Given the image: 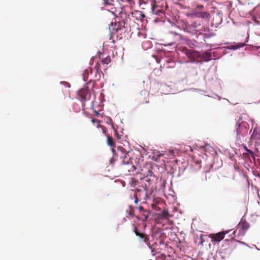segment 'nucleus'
<instances>
[{
  "mask_svg": "<svg viewBox=\"0 0 260 260\" xmlns=\"http://www.w3.org/2000/svg\"><path fill=\"white\" fill-rule=\"evenodd\" d=\"M105 4L112 5L114 0H103Z\"/></svg>",
  "mask_w": 260,
  "mask_h": 260,
  "instance_id": "b1692460",
  "label": "nucleus"
},
{
  "mask_svg": "<svg viewBox=\"0 0 260 260\" xmlns=\"http://www.w3.org/2000/svg\"><path fill=\"white\" fill-rule=\"evenodd\" d=\"M244 46H245V44L244 43H242L240 45H235L234 46V49H238V48H239L240 47H243Z\"/></svg>",
  "mask_w": 260,
  "mask_h": 260,
  "instance_id": "a878e982",
  "label": "nucleus"
},
{
  "mask_svg": "<svg viewBox=\"0 0 260 260\" xmlns=\"http://www.w3.org/2000/svg\"><path fill=\"white\" fill-rule=\"evenodd\" d=\"M100 63H97L95 66L94 69H92L91 68H89L85 70L84 73L83 74V76H84L83 79L84 81H87V78H86L85 76L87 74L90 73V75H92L94 74L95 79L99 80L101 78V71H100Z\"/></svg>",
  "mask_w": 260,
  "mask_h": 260,
  "instance_id": "39448f33",
  "label": "nucleus"
},
{
  "mask_svg": "<svg viewBox=\"0 0 260 260\" xmlns=\"http://www.w3.org/2000/svg\"><path fill=\"white\" fill-rule=\"evenodd\" d=\"M135 203L136 204H137L138 203V199L137 198V195H136V194L135 195Z\"/></svg>",
  "mask_w": 260,
  "mask_h": 260,
  "instance_id": "cd10ccee",
  "label": "nucleus"
},
{
  "mask_svg": "<svg viewBox=\"0 0 260 260\" xmlns=\"http://www.w3.org/2000/svg\"><path fill=\"white\" fill-rule=\"evenodd\" d=\"M123 164H126V163L125 162V160H123Z\"/></svg>",
  "mask_w": 260,
  "mask_h": 260,
  "instance_id": "e433bc0d",
  "label": "nucleus"
},
{
  "mask_svg": "<svg viewBox=\"0 0 260 260\" xmlns=\"http://www.w3.org/2000/svg\"><path fill=\"white\" fill-rule=\"evenodd\" d=\"M257 49H260V46L258 47H257Z\"/></svg>",
  "mask_w": 260,
  "mask_h": 260,
  "instance_id": "58836bf2",
  "label": "nucleus"
},
{
  "mask_svg": "<svg viewBox=\"0 0 260 260\" xmlns=\"http://www.w3.org/2000/svg\"><path fill=\"white\" fill-rule=\"evenodd\" d=\"M138 209H139V210L140 211H143V209H144L143 207H142V206H140V207L138 208Z\"/></svg>",
  "mask_w": 260,
  "mask_h": 260,
  "instance_id": "c85d7f7f",
  "label": "nucleus"
},
{
  "mask_svg": "<svg viewBox=\"0 0 260 260\" xmlns=\"http://www.w3.org/2000/svg\"><path fill=\"white\" fill-rule=\"evenodd\" d=\"M96 121V120L95 119H94V118H92V119H91V122H92V123H94V122H95ZM97 121H98V122H99V121L97 120Z\"/></svg>",
  "mask_w": 260,
  "mask_h": 260,
  "instance_id": "c756f323",
  "label": "nucleus"
},
{
  "mask_svg": "<svg viewBox=\"0 0 260 260\" xmlns=\"http://www.w3.org/2000/svg\"><path fill=\"white\" fill-rule=\"evenodd\" d=\"M117 24L115 22L114 24L113 22H111V26L109 27V28L110 30L112 31H117L120 28L118 26L116 27Z\"/></svg>",
  "mask_w": 260,
  "mask_h": 260,
  "instance_id": "f3484780",
  "label": "nucleus"
},
{
  "mask_svg": "<svg viewBox=\"0 0 260 260\" xmlns=\"http://www.w3.org/2000/svg\"><path fill=\"white\" fill-rule=\"evenodd\" d=\"M230 231H222L216 234H211L209 235V237L211 239L212 242H219L224 238L226 234L229 233Z\"/></svg>",
  "mask_w": 260,
  "mask_h": 260,
  "instance_id": "0eeeda50",
  "label": "nucleus"
},
{
  "mask_svg": "<svg viewBox=\"0 0 260 260\" xmlns=\"http://www.w3.org/2000/svg\"><path fill=\"white\" fill-rule=\"evenodd\" d=\"M171 216L167 210H164L162 212L159 214H158V219H167L169 218V217Z\"/></svg>",
  "mask_w": 260,
  "mask_h": 260,
  "instance_id": "2eb2a0df",
  "label": "nucleus"
},
{
  "mask_svg": "<svg viewBox=\"0 0 260 260\" xmlns=\"http://www.w3.org/2000/svg\"><path fill=\"white\" fill-rule=\"evenodd\" d=\"M209 15L210 14L208 12H200L199 11H198L197 9H194L193 11L190 14V16L191 17L202 18H208Z\"/></svg>",
  "mask_w": 260,
  "mask_h": 260,
  "instance_id": "9d476101",
  "label": "nucleus"
},
{
  "mask_svg": "<svg viewBox=\"0 0 260 260\" xmlns=\"http://www.w3.org/2000/svg\"><path fill=\"white\" fill-rule=\"evenodd\" d=\"M193 51V50H187L185 52V54L188 57L190 58V59H192Z\"/></svg>",
  "mask_w": 260,
  "mask_h": 260,
  "instance_id": "412c9836",
  "label": "nucleus"
},
{
  "mask_svg": "<svg viewBox=\"0 0 260 260\" xmlns=\"http://www.w3.org/2000/svg\"><path fill=\"white\" fill-rule=\"evenodd\" d=\"M142 173H141V174H142L145 177H148L149 176H151L152 174H153V172H152L151 170V169H148L147 170V171H144V170L143 169L142 170Z\"/></svg>",
  "mask_w": 260,
  "mask_h": 260,
  "instance_id": "a211bd4d",
  "label": "nucleus"
},
{
  "mask_svg": "<svg viewBox=\"0 0 260 260\" xmlns=\"http://www.w3.org/2000/svg\"><path fill=\"white\" fill-rule=\"evenodd\" d=\"M245 152L242 154V157L244 159L248 161H251L250 157L253 159V161H255V154L250 149H248L246 146L244 147Z\"/></svg>",
  "mask_w": 260,
  "mask_h": 260,
  "instance_id": "6e6552de",
  "label": "nucleus"
},
{
  "mask_svg": "<svg viewBox=\"0 0 260 260\" xmlns=\"http://www.w3.org/2000/svg\"><path fill=\"white\" fill-rule=\"evenodd\" d=\"M171 33L172 35H174V36H175L176 37L177 41H180L182 39V36L181 35H180V34H178L177 32H172V31L171 32Z\"/></svg>",
  "mask_w": 260,
  "mask_h": 260,
  "instance_id": "4be33fe9",
  "label": "nucleus"
},
{
  "mask_svg": "<svg viewBox=\"0 0 260 260\" xmlns=\"http://www.w3.org/2000/svg\"><path fill=\"white\" fill-rule=\"evenodd\" d=\"M81 100L83 102L89 100L91 98V92L87 86H84L78 92Z\"/></svg>",
  "mask_w": 260,
  "mask_h": 260,
  "instance_id": "423d86ee",
  "label": "nucleus"
},
{
  "mask_svg": "<svg viewBox=\"0 0 260 260\" xmlns=\"http://www.w3.org/2000/svg\"><path fill=\"white\" fill-rule=\"evenodd\" d=\"M111 12L115 16L116 18H122L124 16H125V13L123 12V9L121 7L117 8H112L111 9Z\"/></svg>",
  "mask_w": 260,
  "mask_h": 260,
  "instance_id": "1a4fd4ad",
  "label": "nucleus"
},
{
  "mask_svg": "<svg viewBox=\"0 0 260 260\" xmlns=\"http://www.w3.org/2000/svg\"><path fill=\"white\" fill-rule=\"evenodd\" d=\"M204 8L203 5H199L197 6L195 9H197L198 11L202 10Z\"/></svg>",
  "mask_w": 260,
  "mask_h": 260,
  "instance_id": "bb28decb",
  "label": "nucleus"
},
{
  "mask_svg": "<svg viewBox=\"0 0 260 260\" xmlns=\"http://www.w3.org/2000/svg\"><path fill=\"white\" fill-rule=\"evenodd\" d=\"M249 228V223L245 220H241L239 224L240 231L244 234V232Z\"/></svg>",
  "mask_w": 260,
  "mask_h": 260,
  "instance_id": "9b49d317",
  "label": "nucleus"
},
{
  "mask_svg": "<svg viewBox=\"0 0 260 260\" xmlns=\"http://www.w3.org/2000/svg\"><path fill=\"white\" fill-rule=\"evenodd\" d=\"M203 235L201 234L200 236V243L199 244L201 245H203V243L204 242V239L203 238Z\"/></svg>",
  "mask_w": 260,
  "mask_h": 260,
  "instance_id": "5701e85b",
  "label": "nucleus"
},
{
  "mask_svg": "<svg viewBox=\"0 0 260 260\" xmlns=\"http://www.w3.org/2000/svg\"><path fill=\"white\" fill-rule=\"evenodd\" d=\"M111 62V57L109 55L107 56L105 58H103L102 59V62L103 64H108Z\"/></svg>",
  "mask_w": 260,
  "mask_h": 260,
  "instance_id": "6ab92c4d",
  "label": "nucleus"
},
{
  "mask_svg": "<svg viewBox=\"0 0 260 260\" xmlns=\"http://www.w3.org/2000/svg\"><path fill=\"white\" fill-rule=\"evenodd\" d=\"M103 132L104 133H105H105H106V128H105V127H103Z\"/></svg>",
  "mask_w": 260,
  "mask_h": 260,
  "instance_id": "2f4dec72",
  "label": "nucleus"
},
{
  "mask_svg": "<svg viewBox=\"0 0 260 260\" xmlns=\"http://www.w3.org/2000/svg\"><path fill=\"white\" fill-rule=\"evenodd\" d=\"M190 150L191 151H192V149L190 147V146L189 147Z\"/></svg>",
  "mask_w": 260,
  "mask_h": 260,
  "instance_id": "473e14b6",
  "label": "nucleus"
},
{
  "mask_svg": "<svg viewBox=\"0 0 260 260\" xmlns=\"http://www.w3.org/2000/svg\"><path fill=\"white\" fill-rule=\"evenodd\" d=\"M120 1H122V2H126V1H127L128 0H120Z\"/></svg>",
  "mask_w": 260,
  "mask_h": 260,
  "instance_id": "72a5a7b5",
  "label": "nucleus"
},
{
  "mask_svg": "<svg viewBox=\"0 0 260 260\" xmlns=\"http://www.w3.org/2000/svg\"><path fill=\"white\" fill-rule=\"evenodd\" d=\"M234 236H231V238H234Z\"/></svg>",
  "mask_w": 260,
  "mask_h": 260,
  "instance_id": "4c0bfd02",
  "label": "nucleus"
},
{
  "mask_svg": "<svg viewBox=\"0 0 260 260\" xmlns=\"http://www.w3.org/2000/svg\"><path fill=\"white\" fill-rule=\"evenodd\" d=\"M185 30L192 35H194L198 32L202 31L203 26L200 21H196L192 22L190 25L188 24L186 25Z\"/></svg>",
  "mask_w": 260,
  "mask_h": 260,
  "instance_id": "20e7f679",
  "label": "nucleus"
},
{
  "mask_svg": "<svg viewBox=\"0 0 260 260\" xmlns=\"http://www.w3.org/2000/svg\"><path fill=\"white\" fill-rule=\"evenodd\" d=\"M212 57V53L211 52L205 51L200 55V58L204 59L205 61H208L210 60Z\"/></svg>",
  "mask_w": 260,
  "mask_h": 260,
  "instance_id": "ddd939ff",
  "label": "nucleus"
},
{
  "mask_svg": "<svg viewBox=\"0 0 260 260\" xmlns=\"http://www.w3.org/2000/svg\"><path fill=\"white\" fill-rule=\"evenodd\" d=\"M201 54L195 50H193L192 53V59H196V58H200Z\"/></svg>",
  "mask_w": 260,
  "mask_h": 260,
  "instance_id": "aec40b11",
  "label": "nucleus"
},
{
  "mask_svg": "<svg viewBox=\"0 0 260 260\" xmlns=\"http://www.w3.org/2000/svg\"><path fill=\"white\" fill-rule=\"evenodd\" d=\"M235 231H234L233 233V234H235Z\"/></svg>",
  "mask_w": 260,
  "mask_h": 260,
  "instance_id": "ea45409f",
  "label": "nucleus"
},
{
  "mask_svg": "<svg viewBox=\"0 0 260 260\" xmlns=\"http://www.w3.org/2000/svg\"><path fill=\"white\" fill-rule=\"evenodd\" d=\"M132 167L134 168V170H136V167L135 166H132Z\"/></svg>",
  "mask_w": 260,
  "mask_h": 260,
  "instance_id": "f704fd0d",
  "label": "nucleus"
},
{
  "mask_svg": "<svg viewBox=\"0 0 260 260\" xmlns=\"http://www.w3.org/2000/svg\"><path fill=\"white\" fill-rule=\"evenodd\" d=\"M134 232L136 235L138 237V242L140 244H143V243H146L148 247L151 249V252L153 255H155L156 254V252L155 251V249L153 247L154 245H151L149 241V237L147 234L144 233L139 232L137 230V228L135 227Z\"/></svg>",
  "mask_w": 260,
  "mask_h": 260,
  "instance_id": "f257e3e1",
  "label": "nucleus"
},
{
  "mask_svg": "<svg viewBox=\"0 0 260 260\" xmlns=\"http://www.w3.org/2000/svg\"><path fill=\"white\" fill-rule=\"evenodd\" d=\"M212 148V147H211L209 145H206V146H205V149H208V148Z\"/></svg>",
  "mask_w": 260,
  "mask_h": 260,
  "instance_id": "7c9ffc66",
  "label": "nucleus"
},
{
  "mask_svg": "<svg viewBox=\"0 0 260 260\" xmlns=\"http://www.w3.org/2000/svg\"><path fill=\"white\" fill-rule=\"evenodd\" d=\"M115 135L118 140H120L121 138L122 135L119 134L117 130H115Z\"/></svg>",
  "mask_w": 260,
  "mask_h": 260,
  "instance_id": "393cba45",
  "label": "nucleus"
},
{
  "mask_svg": "<svg viewBox=\"0 0 260 260\" xmlns=\"http://www.w3.org/2000/svg\"><path fill=\"white\" fill-rule=\"evenodd\" d=\"M164 5L167 7L166 3L165 2H157L156 1H151V7L152 12L158 15H160V14H164L165 10Z\"/></svg>",
  "mask_w": 260,
  "mask_h": 260,
  "instance_id": "7ed1b4c3",
  "label": "nucleus"
},
{
  "mask_svg": "<svg viewBox=\"0 0 260 260\" xmlns=\"http://www.w3.org/2000/svg\"><path fill=\"white\" fill-rule=\"evenodd\" d=\"M251 139H260V130L257 127H255L252 134L251 136Z\"/></svg>",
  "mask_w": 260,
  "mask_h": 260,
  "instance_id": "4468645a",
  "label": "nucleus"
},
{
  "mask_svg": "<svg viewBox=\"0 0 260 260\" xmlns=\"http://www.w3.org/2000/svg\"><path fill=\"white\" fill-rule=\"evenodd\" d=\"M236 133L238 136H245L248 133L249 124L246 121L242 120L240 118L236 124Z\"/></svg>",
  "mask_w": 260,
  "mask_h": 260,
  "instance_id": "f03ea898",
  "label": "nucleus"
},
{
  "mask_svg": "<svg viewBox=\"0 0 260 260\" xmlns=\"http://www.w3.org/2000/svg\"><path fill=\"white\" fill-rule=\"evenodd\" d=\"M150 180V179H145L146 181H149Z\"/></svg>",
  "mask_w": 260,
  "mask_h": 260,
  "instance_id": "c9c22d12",
  "label": "nucleus"
},
{
  "mask_svg": "<svg viewBox=\"0 0 260 260\" xmlns=\"http://www.w3.org/2000/svg\"><path fill=\"white\" fill-rule=\"evenodd\" d=\"M107 144L110 146L112 148V151L114 152L115 151L114 148L115 147V143L114 141V140L112 136H110L109 135L107 136Z\"/></svg>",
  "mask_w": 260,
  "mask_h": 260,
  "instance_id": "dca6fc26",
  "label": "nucleus"
},
{
  "mask_svg": "<svg viewBox=\"0 0 260 260\" xmlns=\"http://www.w3.org/2000/svg\"><path fill=\"white\" fill-rule=\"evenodd\" d=\"M175 152L173 150H169L168 153H159V154L157 155V156L158 157H160L161 156L164 157L165 158H171V156H173L175 155Z\"/></svg>",
  "mask_w": 260,
  "mask_h": 260,
  "instance_id": "f8f14e48",
  "label": "nucleus"
}]
</instances>
